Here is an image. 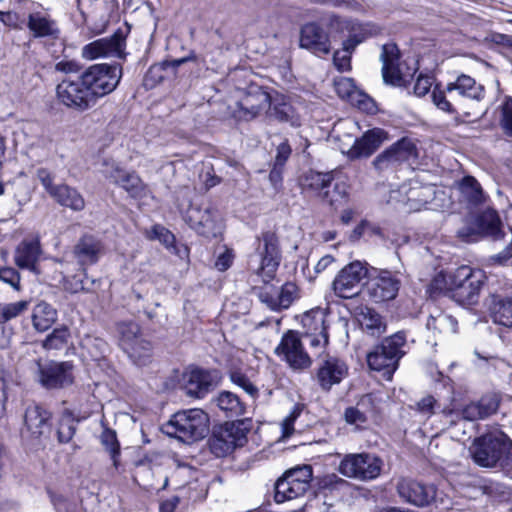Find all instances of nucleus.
<instances>
[{"label":"nucleus","instance_id":"864d4df0","mask_svg":"<svg viewBox=\"0 0 512 512\" xmlns=\"http://www.w3.org/2000/svg\"><path fill=\"white\" fill-rule=\"evenodd\" d=\"M347 196V185L344 182H337L334 184L332 190L329 187L323 192L322 199L329 205L337 208L346 202Z\"/></svg>","mask_w":512,"mask_h":512},{"label":"nucleus","instance_id":"a211bd4d","mask_svg":"<svg viewBox=\"0 0 512 512\" xmlns=\"http://www.w3.org/2000/svg\"><path fill=\"white\" fill-rule=\"evenodd\" d=\"M380 60L382 61V75L384 81L393 86H405L407 77L411 76V73L404 72L397 45L394 43L384 44L382 46Z\"/></svg>","mask_w":512,"mask_h":512},{"label":"nucleus","instance_id":"09e8293b","mask_svg":"<svg viewBox=\"0 0 512 512\" xmlns=\"http://www.w3.org/2000/svg\"><path fill=\"white\" fill-rule=\"evenodd\" d=\"M70 339V331L66 326L55 328L43 341L42 346L46 350L63 349Z\"/></svg>","mask_w":512,"mask_h":512},{"label":"nucleus","instance_id":"2f4dec72","mask_svg":"<svg viewBox=\"0 0 512 512\" xmlns=\"http://www.w3.org/2000/svg\"><path fill=\"white\" fill-rule=\"evenodd\" d=\"M489 310L495 324L512 328V292L507 295H493Z\"/></svg>","mask_w":512,"mask_h":512},{"label":"nucleus","instance_id":"473e14b6","mask_svg":"<svg viewBox=\"0 0 512 512\" xmlns=\"http://www.w3.org/2000/svg\"><path fill=\"white\" fill-rule=\"evenodd\" d=\"M335 91L339 97L347 99L352 103H356L358 107L367 112L374 110V102L364 95H360L356 90L353 81L350 78H339L335 81Z\"/></svg>","mask_w":512,"mask_h":512},{"label":"nucleus","instance_id":"0e129e2a","mask_svg":"<svg viewBox=\"0 0 512 512\" xmlns=\"http://www.w3.org/2000/svg\"><path fill=\"white\" fill-rule=\"evenodd\" d=\"M37 179L43 185L45 191L52 197L55 190L58 189L59 185L53 184L52 174L45 168H40L36 173Z\"/></svg>","mask_w":512,"mask_h":512},{"label":"nucleus","instance_id":"393cba45","mask_svg":"<svg viewBox=\"0 0 512 512\" xmlns=\"http://www.w3.org/2000/svg\"><path fill=\"white\" fill-rule=\"evenodd\" d=\"M300 47L315 55H327L331 51L328 34L316 23L305 24L300 31Z\"/></svg>","mask_w":512,"mask_h":512},{"label":"nucleus","instance_id":"6ab92c4d","mask_svg":"<svg viewBox=\"0 0 512 512\" xmlns=\"http://www.w3.org/2000/svg\"><path fill=\"white\" fill-rule=\"evenodd\" d=\"M218 379L215 370L193 368L184 373L183 387L188 396L203 398L218 384Z\"/></svg>","mask_w":512,"mask_h":512},{"label":"nucleus","instance_id":"f704fd0d","mask_svg":"<svg viewBox=\"0 0 512 512\" xmlns=\"http://www.w3.org/2000/svg\"><path fill=\"white\" fill-rule=\"evenodd\" d=\"M212 402L228 417H238L245 413L246 405L239 396L230 391H221Z\"/></svg>","mask_w":512,"mask_h":512},{"label":"nucleus","instance_id":"72a5a7b5","mask_svg":"<svg viewBox=\"0 0 512 512\" xmlns=\"http://www.w3.org/2000/svg\"><path fill=\"white\" fill-rule=\"evenodd\" d=\"M220 433L227 439L228 444L236 447L243 446L247 440V433L251 429V421L249 419L238 420L235 422L225 423L217 428Z\"/></svg>","mask_w":512,"mask_h":512},{"label":"nucleus","instance_id":"e433bc0d","mask_svg":"<svg viewBox=\"0 0 512 512\" xmlns=\"http://www.w3.org/2000/svg\"><path fill=\"white\" fill-rule=\"evenodd\" d=\"M333 180L332 172L321 173L311 170L301 177L300 184L304 190L316 192L322 198L323 192L331 186Z\"/></svg>","mask_w":512,"mask_h":512},{"label":"nucleus","instance_id":"4468645a","mask_svg":"<svg viewBox=\"0 0 512 512\" xmlns=\"http://www.w3.org/2000/svg\"><path fill=\"white\" fill-rule=\"evenodd\" d=\"M398 495L406 502L417 506H428L433 502L443 499L438 496L436 487L433 484H426L410 478H402L397 483Z\"/></svg>","mask_w":512,"mask_h":512},{"label":"nucleus","instance_id":"37998d69","mask_svg":"<svg viewBox=\"0 0 512 512\" xmlns=\"http://www.w3.org/2000/svg\"><path fill=\"white\" fill-rule=\"evenodd\" d=\"M361 327L371 335H380L385 331V324L382 317L370 308H363L358 315Z\"/></svg>","mask_w":512,"mask_h":512},{"label":"nucleus","instance_id":"0eeeda50","mask_svg":"<svg viewBox=\"0 0 512 512\" xmlns=\"http://www.w3.org/2000/svg\"><path fill=\"white\" fill-rule=\"evenodd\" d=\"M81 76L96 104L99 98L116 89L122 71L117 65L95 64L87 68Z\"/></svg>","mask_w":512,"mask_h":512},{"label":"nucleus","instance_id":"8fccbe9b","mask_svg":"<svg viewBox=\"0 0 512 512\" xmlns=\"http://www.w3.org/2000/svg\"><path fill=\"white\" fill-rule=\"evenodd\" d=\"M81 347L94 360L100 359L108 350L107 343L102 338L92 335L82 338Z\"/></svg>","mask_w":512,"mask_h":512},{"label":"nucleus","instance_id":"f257e3e1","mask_svg":"<svg viewBox=\"0 0 512 512\" xmlns=\"http://www.w3.org/2000/svg\"><path fill=\"white\" fill-rule=\"evenodd\" d=\"M511 441L503 431L493 429L476 437L469 451L478 466L493 469L498 467L501 457L508 452Z\"/></svg>","mask_w":512,"mask_h":512},{"label":"nucleus","instance_id":"ea45409f","mask_svg":"<svg viewBox=\"0 0 512 512\" xmlns=\"http://www.w3.org/2000/svg\"><path fill=\"white\" fill-rule=\"evenodd\" d=\"M459 190L462 198L471 205H479L486 201L484 194L478 181L472 176H466L459 184Z\"/></svg>","mask_w":512,"mask_h":512},{"label":"nucleus","instance_id":"f8f14e48","mask_svg":"<svg viewBox=\"0 0 512 512\" xmlns=\"http://www.w3.org/2000/svg\"><path fill=\"white\" fill-rule=\"evenodd\" d=\"M275 354L285 361L293 370H304L311 366L312 360L305 351L299 333L293 330L286 332L277 347Z\"/></svg>","mask_w":512,"mask_h":512},{"label":"nucleus","instance_id":"13d9d810","mask_svg":"<svg viewBox=\"0 0 512 512\" xmlns=\"http://www.w3.org/2000/svg\"><path fill=\"white\" fill-rule=\"evenodd\" d=\"M230 380L233 384L243 389L251 398L256 399L259 395L258 388L252 381L240 371L230 372Z\"/></svg>","mask_w":512,"mask_h":512},{"label":"nucleus","instance_id":"5fc2aeb1","mask_svg":"<svg viewBox=\"0 0 512 512\" xmlns=\"http://www.w3.org/2000/svg\"><path fill=\"white\" fill-rule=\"evenodd\" d=\"M29 301L21 300L14 303H0V324H4L25 312Z\"/></svg>","mask_w":512,"mask_h":512},{"label":"nucleus","instance_id":"39448f33","mask_svg":"<svg viewBox=\"0 0 512 512\" xmlns=\"http://www.w3.org/2000/svg\"><path fill=\"white\" fill-rule=\"evenodd\" d=\"M405 342V335L401 332L384 339L367 355L370 369L382 372L384 378L390 381L398 368L399 360L404 355L402 347Z\"/></svg>","mask_w":512,"mask_h":512},{"label":"nucleus","instance_id":"dca6fc26","mask_svg":"<svg viewBox=\"0 0 512 512\" xmlns=\"http://www.w3.org/2000/svg\"><path fill=\"white\" fill-rule=\"evenodd\" d=\"M368 270L360 261H354L346 265L333 281V290L341 298H351L358 292V287Z\"/></svg>","mask_w":512,"mask_h":512},{"label":"nucleus","instance_id":"ddd939ff","mask_svg":"<svg viewBox=\"0 0 512 512\" xmlns=\"http://www.w3.org/2000/svg\"><path fill=\"white\" fill-rule=\"evenodd\" d=\"M38 382L46 389H61L74 382V365L70 361L42 364L37 361Z\"/></svg>","mask_w":512,"mask_h":512},{"label":"nucleus","instance_id":"cd10ccee","mask_svg":"<svg viewBox=\"0 0 512 512\" xmlns=\"http://www.w3.org/2000/svg\"><path fill=\"white\" fill-rule=\"evenodd\" d=\"M50 417L51 414L40 406H29L26 409L24 416L25 426L33 438L39 439L42 436H47L49 434Z\"/></svg>","mask_w":512,"mask_h":512},{"label":"nucleus","instance_id":"69168bd1","mask_svg":"<svg viewBox=\"0 0 512 512\" xmlns=\"http://www.w3.org/2000/svg\"><path fill=\"white\" fill-rule=\"evenodd\" d=\"M478 403L484 418L494 414L499 407V401L494 396H485Z\"/></svg>","mask_w":512,"mask_h":512},{"label":"nucleus","instance_id":"9d476101","mask_svg":"<svg viewBox=\"0 0 512 512\" xmlns=\"http://www.w3.org/2000/svg\"><path fill=\"white\" fill-rule=\"evenodd\" d=\"M486 276L480 269L461 266L455 270V288L453 299L462 305L477 303Z\"/></svg>","mask_w":512,"mask_h":512},{"label":"nucleus","instance_id":"bf43d9fd","mask_svg":"<svg viewBox=\"0 0 512 512\" xmlns=\"http://www.w3.org/2000/svg\"><path fill=\"white\" fill-rule=\"evenodd\" d=\"M101 442L111 453V456L114 460V465H117L116 456L119 454V443L117 441L115 431L105 429L101 434Z\"/></svg>","mask_w":512,"mask_h":512},{"label":"nucleus","instance_id":"6e6552de","mask_svg":"<svg viewBox=\"0 0 512 512\" xmlns=\"http://www.w3.org/2000/svg\"><path fill=\"white\" fill-rule=\"evenodd\" d=\"M502 227L497 211L487 208L479 213L471 223L460 228L457 234L466 242H476L482 237L497 240L505 236Z\"/></svg>","mask_w":512,"mask_h":512},{"label":"nucleus","instance_id":"a19ab883","mask_svg":"<svg viewBox=\"0 0 512 512\" xmlns=\"http://www.w3.org/2000/svg\"><path fill=\"white\" fill-rule=\"evenodd\" d=\"M301 323L305 330V335L327 332L326 314L321 308L312 309L304 313Z\"/></svg>","mask_w":512,"mask_h":512},{"label":"nucleus","instance_id":"a878e982","mask_svg":"<svg viewBox=\"0 0 512 512\" xmlns=\"http://www.w3.org/2000/svg\"><path fill=\"white\" fill-rule=\"evenodd\" d=\"M73 254L81 269L85 272L86 266L97 263L104 254V245L97 237L85 234L74 246Z\"/></svg>","mask_w":512,"mask_h":512},{"label":"nucleus","instance_id":"1a4fd4ad","mask_svg":"<svg viewBox=\"0 0 512 512\" xmlns=\"http://www.w3.org/2000/svg\"><path fill=\"white\" fill-rule=\"evenodd\" d=\"M311 479L312 468L308 465L289 470L275 484V501L282 503L303 496Z\"/></svg>","mask_w":512,"mask_h":512},{"label":"nucleus","instance_id":"e2e57ef3","mask_svg":"<svg viewBox=\"0 0 512 512\" xmlns=\"http://www.w3.org/2000/svg\"><path fill=\"white\" fill-rule=\"evenodd\" d=\"M302 412V406L295 405L288 416H286L282 422L283 435L289 437L294 431V422L300 416Z\"/></svg>","mask_w":512,"mask_h":512},{"label":"nucleus","instance_id":"de8ad7c7","mask_svg":"<svg viewBox=\"0 0 512 512\" xmlns=\"http://www.w3.org/2000/svg\"><path fill=\"white\" fill-rule=\"evenodd\" d=\"M79 420H75L73 414L69 410H65L59 420L57 428V437L60 443H68L74 436L76 424Z\"/></svg>","mask_w":512,"mask_h":512},{"label":"nucleus","instance_id":"680f3d73","mask_svg":"<svg viewBox=\"0 0 512 512\" xmlns=\"http://www.w3.org/2000/svg\"><path fill=\"white\" fill-rule=\"evenodd\" d=\"M434 84V77L430 75L420 74L414 84V94L417 97L425 96L432 88Z\"/></svg>","mask_w":512,"mask_h":512},{"label":"nucleus","instance_id":"bb28decb","mask_svg":"<svg viewBox=\"0 0 512 512\" xmlns=\"http://www.w3.org/2000/svg\"><path fill=\"white\" fill-rule=\"evenodd\" d=\"M267 118L281 123H288L292 127L301 125V116L291 104L288 97L277 94L271 96V108L266 115Z\"/></svg>","mask_w":512,"mask_h":512},{"label":"nucleus","instance_id":"a18cd8bd","mask_svg":"<svg viewBox=\"0 0 512 512\" xmlns=\"http://www.w3.org/2000/svg\"><path fill=\"white\" fill-rule=\"evenodd\" d=\"M457 321L450 315L439 313L427 319L426 327L441 334H454L457 332Z\"/></svg>","mask_w":512,"mask_h":512},{"label":"nucleus","instance_id":"3c124183","mask_svg":"<svg viewBox=\"0 0 512 512\" xmlns=\"http://www.w3.org/2000/svg\"><path fill=\"white\" fill-rule=\"evenodd\" d=\"M434 194V189L430 186L411 188L408 194V203L410 209L420 210L429 202Z\"/></svg>","mask_w":512,"mask_h":512},{"label":"nucleus","instance_id":"7ed1b4c3","mask_svg":"<svg viewBox=\"0 0 512 512\" xmlns=\"http://www.w3.org/2000/svg\"><path fill=\"white\" fill-rule=\"evenodd\" d=\"M209 418L201 409H189L175 413L164 426V431L183 442L202 439L208 432Z\"/></svg>","mask_w":512,"mask_h":512},{"label":"nucleus","instance_id":"6e6d98bb","mask_svg":"<svg viewBox=\"0 0 512 512\" xmlns=\"http://www.w3.org/2000/svg\"><path fill=\"white\" fill-rule=\"evenodd\" d=\"M447 93V89L443 90L440 89L438 86H435L431 93L432 102L439 110L445 113H457L455 104L451 100L447 99Z\"/></svg>","mask_w":512,"mask_h":512},{"label":"nucleus","instance_id":"58836bf2","mask_svg":"<svg viewBox=\"0 0 512 512\" xmlns=\"http://www.w3.org/2000/svg\"><path fill=\"white\" fill-rule=\"evenodd\" d=\"M109 177L115 184L125 189L132 197H138L144 189L141 179L133 172L115 169Z\"/></svg>","mask_w":512,"mask_h":512},{"label":"nucleus","instance_id":"052dcab7","mask_svg":"<svg viewBox=\"0 0 512 512\" xmlns=\"http://www.w3.org/2000/svg\"><path fill=\"white\" fill-rule=\"evenodd\" d=\"M149 237L151 239H158L167 248L172 247L175 242V236L169 230H167L165 227L161 225L153 226L150 231Z\"/></svg>","mask_w":512,"mask_h":512},{"label":"nucleus","instance_id":"423d86ee","mask_svg":"<svg viewBox=\"0 0 512 512\" xmlns=\"http://www.w3.org/2000/svg\"><path fill=\"white\" fill-rule=\"evenodd\" d=\"M383 461L367 452L346 454L339 463L338 472L351 479L371 481L381 474Z\"/></svg>","mask_w":512,"mask_h":512},{"label":"nucleus","instance_id":"c03bdc74","mask_svg":"<svg viewBox=\"0 0 512 512\" xmlns=\"http://www.w3.org/2000/svg\"><path fill=\"white\" fill-rule=\"evenodd\" d=\"M496 109L501 130L504 135L512 140V97L502 96Z\"/></svg>","mask_w":512,"mask_h":512},{"label":"nucleus","instance_id":"f3484780","mask_svg":"<svg viewBox=\"0 0 512 512\" xmlns=\"http://www.w3.org/2000/svg\"><path fill=\"white\" fill-rule=\"evenodd\" d=\"M376 273L371 277L368 294L375 302H385L396 298L401 281L398 278L399 271L392 273L389 270H378L373 268Z\"/></svg>","mask_w":512,"mask_h":512},{"label":"nucleus","instance_id":"412c9836","mask_svg":"<svg viewBox=\"0 0 512 512\" xmlns=\"http://www.w3.org/2000/svg\"><path fill=\"white\" fill-rule=\"evenodd\" d=\"M184 220L198 234L205 237H215L220 232V222L217 213L211 209L189 207Z\"/></svg>","mask_w":512,"mask_h":512},{"label":"nucleus","instance_id":"c756f323","mask_svg":"<svg viewBox=\"0 0 512 512\" xmlns=\"http://www.w3.org/2000/svg\"><path fill=\"white\" fill-rule=\"evenodd\" d=\"M446 89L451 99H454V92H457L461 98L476 101H480L484 98V87L466 74H461L454 82L448 83Z\"/></svg>","mask_w":512,"mask_h":512},{"label":"nucleus","instance_id":"4be33fe9","mask_svg":"<svg viewBox=\"0 0 512 512\" xmlns=\"http://www.w3.org/2000/svg\"><path fill=\"white\" fill-rule=\"evenodd\" d=\"M348 374V367L341 359L327 355L319 364L316 380L320 388L329 391L339 384Z\"/></svg>","mask_w":512,"mask_h":512},{"label":"nucleus","instance_id":"c9c22d12","mask_svg":"<svg viewBox=\"0 0 512 512\" xmlns=\"http://www.w3.org/2000/svg\"><path fill=\"white\" fill-rule=\"evenodd\" d=\"M52 198L61 206L79 212L85 208V200L80 192L66 184H60Z\"/></svg>","mask_w":512,"mask_h":512},{"label":"nucleus","instance_id":"5701e85b","mask_svg":"<svg viewBox=\"0 0 512 512\" xmlns=\"http://www.w3.org/2000/svg\"><path fill=\"white\" fill-rule=\"evenodd\" d=\"M258 296L269 309L280 311L288 309L300 297V291L295 283L286 282L277 291H271L266 287L259 292Z\"/></svg>","mask_w":512,"mask_h":512},{"label":"nucleus","instance_id":"4d7b16f0","mask_svg":"<svg viewBox=\"0 0 512 512\" xmlns=\"http://www.w3.org/2000/svg\"><path fill=\"white\" fill-rule=\"evenodd\" d=\"M209 445L212 453L217 457L226 456L233 451V446L228 444L227 439H225L218 429L214 430Z\"/></svg>","mask_w":512,"mask_h":512},{"label":"nucleus","instance_id":"79ce46f5","mask_svg":"<svg viewBox=\"0 0 512 512\" xmlns=\"http://www.w3.org/2000/svg\"><path fill=\"white\" fill-rule=\"evenodd\" d=\"M117 331L119 345L124 350V352L126 350H131L132 345L143 338L139 325L134 322L120 323L117 327Z\"/></svg>","mask_w":512,"mask_h":512},{"label":"nucleus","instance_id":"aec40b11","mask_svg":"<svg viewBox=\"0 0 512 512\" xmlns=\"http://www.w3.org/2000/svg\"><path fill=\"white\" fill-rule=\"evenodd\" d=\"M125 38L117 32L110 37L95 40L82 48V57L94 60L100 57H123Z\"/></svg>","mask_w":512,"mask_h":512},{"label":"nucleus","instance_id":"20e7f679","mask_svg":"<svg viewBox=\"0 0 512 512\" xmlns=\"http://www.w3.org/2000/svg\"><path fill=\"white\" fill-rule=\"evenodd\" d=\"M279 241L273 232H265L257 239L254 254L249 260L250 268L261 277L264 283L270 282L280 264Z\"/></svg>","mask_w":512,"mask_h":512},{"label":"nucleus","instance_id":"338daca9","mask_svg":"<svg viewBox=\"0 0 512 512\" xmlns=\"http://www.w3.org/2000/svg\"><path fill=\"white\" fill-rule=\"evenodd\" d=\"M351 54L347 50H337L333 55V62L340 71H348L351 67Z\"/></svg>","mask_w":512,"mask_h":512},{"label":"nucleus","instance_id":"c85d7f7f","mask_svg":"<svg viewBox=\"0 0 512 512\" xmlns=\"http://www.w3.org/2000/svg\"><path fill=\"white\" fill-rule=\"evenodd\" d=\"M40 255L41 248L38 239L23 240L15 250L14 261L19 268L27 269L37 274V262Z\"/></svg>","mask_w":512,"mask_h":512},{"label":"nucleus","instance_id":"9b49d317","mask_svg":"<svg viewBox=\"0 0 512 512\" xmlns=\"http://www.w3.org/2000/svg\"><path fill=\"white\" fill-rule=\"evenodd\" d=\"M56 96L59 103L76 112H84L95 105L81 75L62 80L56 87Z\"/></svg>","mask_w":512,"mask_h":512},{"label":"nucleus","instance_id":"b1692460","mask_svg":"<svg viewBox=\"0 0 512 512\" xmlns=\"http://www.w3.org/2000/svg\"><path fill=\"white\" fill-rule=\"evenodd\" d=\"M387 139V133L380 129L374 128L365 132L362 137L356 139L353 145L347 150H342L350 160L367 158L371 156Z\"/></svg>","mask_w":512,"mask_h":512},{"label":"nucleus","instance_id":"49530a36","mask_svg":"<svg viewBox=\"0 0 512 512\" xmlns=\"http://www.w3.org/2000/svg\"><path fill=\"white\" fill-rule=\"evenodd\" d=\"M125 353L130 359L137 365H146L152 356V345L144 337L141 338L137 343L132 345L131 350H126Z\"/></svg>","mask_w":512,"mask_h":512},{"label":"nucleus","instance_id":"774afa93","mask_svg":"<svg viewBox=\"0 0 512 512\" xmlns=\"http://www.w3.org/2000/svg\"><path fill=\"white\" fill-rule=\"evenodd\" d=\"M233 250L224 248L223 252H220L215 261V267L219 271H226L233 263L234 260Z\"/></svg>","mask_w":512,"mask_h":512},{"label":"nucleus","instance_id":"f03ea898","mask_svg":"<svg viewBox=\"0 0 512 512\" xmlns=\"http://www.w3.org/2000/svg\"><path fill=\"white\" fill-rule=\"evenodd\" d=\"M269 108L270 93L258 85H250L240 92L234 104L228 106V113L236 121L250 122L266 116Z\"/></svg>","mask_w":512,"mask_h":512},{"label":"nucleus","instance_id":"603ef678","mask_svg":"<svg viewBox=\"0 0 512 512\" xmlns=\"http://www.w3.org/2000/svg\"><path fill=\"white\" fill-rule=\"evenodd\" d=\"M455 271L438 273L430 283V290L439 293H451L453 297L455 288Z\"/></svg>","mask_w":512,"mask_h":512},{"label":"nucleus","instance_id":"4c0bfd02","mask_svg":"<svg viewBox=\"0 0 512 512\" xmlns=\"http://www.w3.org/2000/svg\"><path fill=\"white\" fill-rule=\"evenodd\" d=\"M56 320L57 311L52 305L46 302H40L34 307L32 322L37 331L44 332L48 330Z\"/></svg>","mask_w":512,"mask_h":512},{"label":"nucleus","instance_id":"2eb2a0df","mask_svg":"<svg viewBox=\"0 0 512 512\" xmlns=\"http://www.w3.org/2000/svg\"><path fill=\"white\" fill-rule=\"evenodd\" d=\"M417 157L416 146L411 139L402 138L380 153L373 161L379 172L392 171L404 162Z\"/></svg>","mask_w":512,"mask_h":512},{"label":"nucleus","instance_id":"7c9ffc66","mask_svg":"<svg viewBox=\"0 0 512 512\" xmlns=\"http://www.w3.org/2000/svg\"><path fill=\"white\" fill-rule=\"evenodd\" d=\"M27 27L35 38L58 39L60 36V29L56 21L42 12L29 14Z\"/></svg>","mask_w":512,"mask_h":512}]
</instances>
